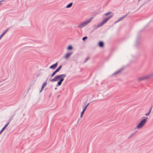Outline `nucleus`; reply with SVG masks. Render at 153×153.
Wrapping results in <instances>:
<instances>
[{"mask_svg":"<svg viewBox=\"0 0 153 153\" xmlns=\"http://www.w3.org/2000/svg\"><path fill=\"white\" fill-rule=\"evenodd\" d=\"M65 76V75L62 74L60 75L57 76L55 77L53 79L51 80V81L55 82L60 80L58 82V85H61L62 81L64 80L63 78Z\"/></svg>","mask_w":153,"mask_h":153,"instance_id":"1","label":"nucleus"},{"mask_svg":"<svg viewBox=\"0 0 153 153\" xmlns=\"http://www.w3.org/2000/svg\"><path fill=\"white\" fill-rule=\"evenodd\" d=\"M92 18L89 19L88 20L81 23L80 25L78 26V27L80 28H82L85 26L92 20Z\"/></svg>","mask_w":153,"mask_h":153,"instance_id":"2","label":"nucleus"},{"mask_svg":"<svg viewBox=\"0 0 153 153\" xmlns=\"http://www.w3.org/2000/svg\"><path fill=\"white\" fill-rule=\"evenodd\" d=\"M146 122V120L145 119L142 120L140 123L137 126L138 128H140L142 127L145 123Z\"/></svg>","mask_w":153,"mask_h":153,"instance_id":"3","label":"nucleus"},{"mask_svg":"<svg viewBox=\"0 0 153 153\" xmlns=\"http://www.w3.org/2000/svg\"><path fill=\"white\" fill-rule=\"evenodd\" d=\"M111 17L112 16H111L110 17H109L108 18H106L104 19L101 23H100V24L97 25V27H99L105 24L108 21L109 19L111 18Z\"/></svg>","mask_w":153,"mask_h":153,"instance_id":"4","label":"nucleus"},{"mask_svg":"<svg viewBox=\"0 0 153 153\" xmlns=\"http://www.w3.org/2000/svg\"><path fill=\"white\" fill-rule=\"evenodd\" d=\"M57 65V63H56V64L51 66L50 68H51L54 69L56 67Z\"/></svg>","mask_w":153,"mask_h":153,"instance_id":"5","label":"nucleus"},{"mask_svg":"<svg viewBox=\"0 0 153 153\" xmlns=\"http://www.w3.org/2000/svg\"><path fill=\"white\" fill-rule=\"evenodd\" d=\"M98 45L100 47H102L104 46L103 42H99L98 44Z\"/></svg>","mask_w":153,"mask_h":153,"instance_id":"6","label":"nucleus"},{"mask_svg":"<svg viewBox=\"0 0 153 153\" xmlns=\"http://www.w3.org/2000/svg\"><path fill=\"white\" fill-rule=\"evenodd\" d=\"M71 53H68L65 55V58L66 59H68V58L71 55Z\"/></svg>","mask_w":153,"mask_h":153,"instance_id":"7","label":"nucleus"},{"mask_svg":"<svg viewBox=\"0 0 153 153\" xmlns=\"http://www.w3.org/2000/svg\"><path fill=\"white\" fill-rule=\"evenodd\" d=\"M62 66H60L55 71L57 72L59 71L61 69Z\"/></svg>","mask_w":153,"mask_h":153,"instance_id":"8","label":"nucleus"},{"mask_svg":"<svg viewBox=\"0 0 153 153\" xmlns=\"http://www.w3.org/2000/svg\"><path fill=\"white\" fill-rule=\"evenodd\" d=\"M72 5V3H71L69 4L67 6V8H69L70 7H71Z\"/></svg>","mask_w":153,"mask_h":153,"instance_id":"9","label":"nucleus"},{"mask_svg":"<svg viewBox=\"0 0 153 153\" xmlns=\"http://www.w3.org/2000/svg\"><path fill=\"white\" fill-rule=\"evenodd\" d=\"M87 106H86V107H85V108L83 109V111H82V113H81V114H84V112H85V110L86 109V108H87Z\"/></svg>","mask_w":153,"mask_h":153,"instance_id":"10","label":"nucleus"},{"mask_svg":"<svg viewBox=\"0 0 153 153\" xmlns=\"http://www.w3.org/2000/svg\"><path fill=\"white\" fill-rule=\"evenodd\" d=\"M57 73V72L55 71L51 75V77H53V76L55 75V74Z\"/></svg>","mask_w":153,"mask_h":153,"instance_id":"11","label":"nucleus"},{"mask_svg":"<svg viewBox=\"0 0 153 153\" xmlns=\"http://www.w3.org/2000/svg\"><path fill=\"white\" fill-rule=\"evenodd\" d=\"M72 47L71 46H69L68 48V50H71V49H72Z\"/></svg>","mask_w":153,"mask_h":153,"instance_id":"12","label":"nucleus"},{"mask_svg":"<svg viewBox=\"0 0 153 153\" xmlns=\"http://www.w3.org/2000/svg\"><path fill=\"white\" fill-rule=\"evenodd\" d=\"M87 39V37L86 36H85L82 39L83 41H85V40L86 39Z\"/></svg>","mask_w":153,"mask_h":153,"instance_id":"13","label":"nucleus"},{"mask_svg":"<svg viewBox=\"0 0 153 153\" xmlns=\"http://www.w3.org/2000/svg\"><path fill=\"white\" fill-rule=\"evenodd\" d=\"M111 14V13L110 12H109L108 13L105 14V16H107L109 14Z\"/></svg>","mask_w":153,"mask_h":153,"instance_id":"14","label":"nucleus"},{"mask_svg":"<svg viewBox=\"0 0 153 153\" xmlns=\"http://www.w3.org/2000/svg\"><path fill=\"white\" fill-rule=\"evenodd\" d=\"M46 85V83H45L43 85V87H44V86H45Z\"/></svg>","mask_w":153,"mask_h":153,"instance_id":"15","label":"nucleus"},{"mask_svg":"<svg viewBox=\"0 0 153 153\" xmlns=\"http://www.w3.org/2000/svg\"><path fill=\"white\" fill-rule=\"evenodd\" d=\"M4 33H3V34H2L1 36L0 37V39L2 37V36L4 35Z\"/></svg>","mask_w":153,"mask_h":153,"instance_id":"16","label":"nucleus"},{"mask_svg":"<svg viewBox=\"0 0 153 153\" xmlns=\"http://www.w3.org/2000/svg\"><path fill=\"white\" fill-rule=\"evenodd\" d=\"M149 112L148 114H146V116H148V115H149Z\"/></svg>","mask_w":153,"mask_h":153,"instance_id":"17","label":"nucleus"},{"mask_svg":"<svg viewBox=\"0 0 153 153\" xmlns=\"http://www.w3.org/2000/svg\"><path fill=\"white\" fill-rule=\"evenodd\" d=\"M82 115H83V114H81V117H82Z\"/></svg>","mask_w":153,"mask_h":153,"instance_id":"18","label":"nucleus"}]
</instances>
